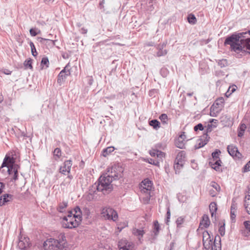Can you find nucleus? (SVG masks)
Here are the masks:
<instances>
[{"instance_id": "1", "label": "nucleus", "mask_w": 250, "mask_h": 250, "mask_svg": "<svg viewBox=\"0 0 250 250\" xmlns=\"http://www.w3.org/2000/svg\"><path fill=\"white\" fill-rule=\"evenodd\" d=\"M246 34L247 32H235L226 38L224 44L229 45L231 51L237 54H250V38H245Z\"/></svg>"}, {"instance_id": "2", "label": "nucleus", "mask_w": 250, "mask_h": 250, "mask_svg": "<svg viewBox=\"0 0 250 250\" xmlns=\"http://www.w3.org/2000/svg\"><path fill=\"white\" fill-rule=\"evenodd\" d=\"M45 250H62L66 247V240L64 233H60L55 238H49L43 244Z\"/></svg>"}, {"instance_id": "3", "label": "nucleus", "mask_w": 250, "mask_h": 250, "mask_svg": "<svg viewBox=\"0 0 250 250\" xmlns=\"http://www.w3.org/2000/svg\"><path fill=\"white\" fill-rule=\"evenodd\" d=\"M112 179L107 175H102L98 179L97 183L94 186L98 191H101L103 194H108L112 190V185L111 184Z\"/></svg>"}, {"instance_id": "4", "label": "nucleus", "mask_w": 250, "mask_h": 250, "mask_svg": "<svg viewBox=\"0 0 250 250\" xmlns=\"http://www.w3.org/2000/svg\"><path fill=\"white\" fill-rule=\"evenodd\" d=\"M14 163V160L13 158L10 157L6 155L2 165L0 167V170L2 172L4 171V169H2L4 167H6V171L9 175H11L13 173V179L16 181L18 179V168L19 166L17 165H15Z\"/></svg>"}, {"instance_id": "5", "label": "nucleus", "mask_w": 250, "mask_h": 250, "mask_svg": "<svg viewBox=\"0 0 250 250\" xmlns=\"http://www.w3.org/2000/svg\"><path fill=\"white\" fill-rule=\"evenodd\" d=\"M72 214V212H70L67 216L63 218L62 226L64 228L73 229L77 227L81 224V222Z\"/></svg>"}, {"instance_id": "6", "label": "nucleus", "mask_w": 250, "mask_h": 250, "mask_svg": "<svg viewBox=\"0 0 250 250\" xmlns=\"http://www.w3.org/2000/svg\"><path fill=\"white\" fill-rule=\"evenodd\" d=\"M217 236H215V240L213 242L210 239L209 234L207 231H205L203 233V246L206 250H208L211 248V250H218L219 248L218 244L216 242Z\"/></svg>"}, {"instance_id": "7", "label": "nucleus", "mask_w": 250, "mask_h": 250, "mask_svg": "<svg viewBox=\"0 0 250 250\" xmlns=\"http://www.w3.org/2000/svg\"><path fill=\"white\" fill-rule=\"evenodd\" d=\"M102 217L105 219L116 222L118 219V215L116 210L110 207L103 208L101 210Z\"/></svg>"}, {"instance_id": "8", "label": "nucleus", "mask_w": 250, "mask_h": 250, "mask_svg": "<svg viewBox=\"0 0 250 250\" xmlns=\"http://www.w3.org/2000/svg\"><path fill=\"white\" fill-rule=\"evenodd\" d=\"M208 164L212 169L216 171L219 170V151L217 149L212 153V157L209 159Z\"/></svg>"}, {"instance_id": "9", "label": "nucleus", "mask_w": 250, "mask_h": 250, "mask_svg": "<svg viewBox=\"0 0 250 250\" xmlns=\"http://www.w3.org/2000/svg\"><path fill=\"white\" fill-rule=\"evenodd\" d=\"M140 188L143 193H150L153 188V183L148 179H145L141 182Z\"/></svg>"}, {"instance_id": "10", "label": "nucleus", "mask_w": 250, "mask_h": 250, "mask_svg": "<svg viewBox=\"0 0 250 250\" xmlns=\"http://www.w3.org/2000/svg\"><path fill=\"white\" fill-rule=\"evenodd\" d=\"M69 66V64L68 63L58 75L57 82L60 85L64 83L67 77L71 74L68 69Z\"/></svg>"}, {"instance_id": "11", "label": "nucleus", "mask_w": 250, "mask_h": 250, "mask_svg": "<svg viewBox=\"0 0 250 250\" xmlns=\"http://www.w3.org/2000/svg\"><path fill=\"white\" fill-rule=\"evenodd\" d=\"M119 250H134V244L125 239L121 240L118 243Z\"/></svg>"}, {"instance_id": "12", "label": "nucleus", "mask_w": 250, "mask_h": 250, "mask_svg": "<svg viewBox=\"0 0 250 250\" xmlns=\"http://www.w3.org/2000/svg\"><path fill=\"white\" fill-rule=\"evenodd\" d=\"M118 168L116 166H113L109 168L105 175L111 178L112 180L117 179L119 177L121 176L120 171H117Z\"/></svg>"}, {"instance_id": "13", "label": "nucleus", "mask_w": 250, "mask_h": 250, "mask_svg": "<svg viewBox=\"0 0 250 250\" xmlns=\"http://www.w3.org/2000/svg\"><path fill=\"white\" fill-rule=\"evenodd\" d=\"M72 166V161L70 160L65 161L63 165L59 168L60 172L63 175H67L70 173Z\"/></svg>"}, {"instance_id": "14", "label": "nucleus", "mask_w": 250, "mask_h": 250, "mask_svg": "<svg viewBox=\"0 0 250 250\" xmlns=\"http://www.w3.org/2000/svg\"><path fill=\"white\" fill-rule=\"evenodd\" d=\"M229 155L234 158L241 159L242 154L239 152L237 147L233 145H229L227 147Z\"/></svg>"}, {"instance_id": "15", "label": "nucleus", "mask_w": 250, "mask_h": 250, "mask_svg": "<svg viewBox=\"0 0 250 250\" xmlns=\"http://www.w3.org/2000/svg\"><path fill=\"white\" fill-rule=\"evenodd\" d=\"M167 42H163V43L159 44L157 47L158 51L156 53V56L158 57L165 56L167 53V51L165 49Z\"/></svg>"}, {"instance_id": "16", "label": "nucleus", "mask_w": 250, "mask_h": 250, "mask_svg": "<svg viewBox=\"0 0 250 250\" xmlns=\"http://www.w3.org/2000/svg\"><path fill=\"white\" fill-rule=\"evenodd\" d=\"M220 122L223 127L229 126L232 125V122L229 116L223 115L220 118Z\"/></svg>"}, {"instance_id": "17", "label": "nucleus", "mask_w": 250, "mask_h": 250, "mask_svg": "<svg viewBox=\"0 0 250 250\" xmlns=\"http://www.w3.org/2000/svg\"><path fill=\"white\" fill-rule=\"evenodd\" d=\"M149 154L152 157L156 156L158 158V160L159 162L160 161L162 160V159L164 158L165 156V154L164 152L155 149L150 150L149 151Z\"/></svg>"}, {"instance_id": "18", "label": "nucleus", "mask_w": 250, "mask_h": 250, "mask_svg": "<svg viewBox=\"0 0 250 250\" xmlns=\"http://www.w3.org/2000/svg\"><path fill=\"white\" fill-rule=\"evenodd\" d=\"M219 114V103L218 102V99H217L213 104L210 107V115L211 116L216 117Z\"/></svg>"}, {"instance_id": "19", "label": "nucleus", "mask_w": 250, "mask_h": 250, "mask_svg": "<svg viewBox=\"0 0 250 250\" xmlns=\"http://www.w3.org/2000/svg\"><path fill=\"white\" fill-rule=\"evenodd\" d=\"M13 199V196L10 194H4L0 198V206H2L5 203L12 201Z\"/></svg>"}, {"instance_id": "20", "label": "nucleus", "mask_w": 250, "mask_h": 250, "mask_svg": "<svg viewBox=\"0 0 250 250\" xmlns=\"http://www.w3.org/2000/svg\"><path fill=\"white\" fill-rule=\"evenodd\" d=\"M210 224V221L208 215L204 214L202 217L199 225V228L203 229L208 228Z\"/></svg>"}, {"instance_id": "21", "label": "nucleus", "mask_w": 250, "mask_h": 250, "mask_svg": "<svg viewBox=\"0 0 250 250\" xmlns=\"http://www.w3.org/2000/svg\"><path fill=\"white\" fill-rule=\"evenodd\" d=\"M209 209L212 220H213V218L216 220V213L218 209L217 204L215 202H211L209 206Z\"/></svg>"}, {"instance_id": "22", "label": "nucleus", "mask_w": 250, "mask_h": 250, "mask_svg": "<svg viewBox=\"0 0 250 250\" xmlns=\"http://www.w3.org/2000/svg\"><path fill=\"white\" fill-rule=\"evenodd\" d=\"M73 216H74L81 222L82 220L83 211L79 207H75L72 211Z\"/></svg>"}, {"instance_id": "23", "label": "nucleus", "mask_w": 250, "mask_h": 250, "mask_svg": "<svg viewBox=\"0 0 250 250\" xmlns=\"http://www.w3.org/2000/svg\"><path fill=\"white\" fill-rule=\"evenodd\" d=\"M218 120L216 119H211L207 126V132H211L214 128H216L218 125Z\"/></svg>"}, {"instance_id": "24", "label": "nucleus", "mask_w": 250, "mask_h": 250, "mask_svg": "<svg viewBox=\"0 0 250 250\" xmlns=\"http://www.w3.org/2000/svg\"><path fill=\"white\" fill-rule=\"evenodd\" d=\"M218 184L215 182H211L209 187V192L210 195L212 197H214L216 194V192L218 191L217 189Z\"/></svg>"}, {"instance_id": "25", "label": "nucleus", "mask_w": 250, "mask_h": 250, "mask_svg": "<svg viewBox=\"0 0 250 250\" xmlns=\"http://www.w3.org/2000/svg\"><path fill=\"white\" fill-rule=\"evenodd\" d=\"M185 158H186L185 152L184 151H181L177 155L175 162L184 164L185 161Z\"/></svg>"}, {"instance_id": "26", "label": "nucleus", "mask_w": 250, "mask_h": 250, "mask_svg": "<svg viewBox=\"0 0 250 250\" xmlns=\"http://www.w3.org/2000/svg\"><path fill=\"white\" fill-rule=\"evenodd\" d=\"M145 231L142 229H137L134 228L132 229V233L136 236H137L139 240L141 242V238L145 234Z\"/></svg>"}, {"instance_id": "27", "label": "nucleus", "mask_w": 250, "mask_h": 250, "mask_svg": "<svg viewBox=\"0 0 250 250\" xmlns=\"http://www.w3.org/2000/svg\"><path fill=\"white\" fill-rule=\"evenodd\" d=\"M246 127L245 124L242 123L240 124L237 129L238 137H242L244 135Z\"/></svg>"}, {"instance_id": "28", "label": "nucleus", "mask_w": 250, "mask_h": 250, "mask_svg": "<svg viewBox=\"0 0 250 250\" xmlns=\"http://www.w3.org/2000/svg\"><path fill=\"white\" fill-rule=\"evenodd\" d=\"M236 212V207L234 204H232L230 208V219L232 222H235Z\"/></svg>"}, {"instance_id": "29", "label": "nucleus", "mask_w": 250, "mask_h": 250, "mask_svg": "<svg viewBox=\"0 0 250 250\" xmlns=\"http://www.w3.org/2000/svg\"><path fill=\"white\" fill-rule=\"evenodd\" d=\"M68 206V202L66 201H62L60 203L58 207V210L59 212H63L65 211V209Z\"/></svg>"}, {"instance_id": "30", "label": "nucleus", "mask_w": 250, "mask_h": 250, "mask_svg": "<svg viewBox=\"0 0 250 250\" xmlns=\"http://www.w3.org/2000/svg\"><path fill=\"white\" fill-rule=\"evenodd\" d=\"M184 164L179 163L177 162H174V168L175 170V173H179L180 172L181 169L183 168L184 166Z\"/></svg>"}, {"instance_id": "31", "label": "nucleus", "mask_w": 250, "mask_h": 250, "mask_svg": "<svg viewBox=\"0 0 250 250\" xmlns=\"http://www.w3.org/2000/svg\"><path fill=\"white\" fill-rule=\"evenodd\" d=\"M160 230V226L157 221L154 222L153 232L155 236H157Z\"/></svg>"}, {"instance_id": "32", "label": "nucleus", "mask_w": 250, "mask_h": 250, "mask_svg": "<svg viewBox=\"0 0 250 250\" xmlns=\"http://www.w3.org/2000/svg\"><path fill=\"white\" fill-rule=\"evenodd\" d=\"M53 155L54 159L56 160H58L62 155V151L60 148H56L54 149L53 151Z\"/></svg>"}, {"instance_id": "33", "label": "nucleus", "mask_w": 250, "mask_h": 250, "mask_svg": "<svg viewBox=\"0 0 250 250\" xmlns=\"http://www.w3.org/2000/svg\"><path fill=\"white\" fill-rule=\"evenodd\" d=\"M38 40L42 43H45V42H50L51 45H54L55 44L56 40H52L49 39H45L43 38H38Z\"/></svg>"}, {"instance_id": "34", "label": "nucleus", "mask_w": 250, "mask_h": 250, "mask_svg": "<svg viewBox=\"0 0 250 250\" xmlns=\"http://www.w3.org/2000/svg\"><path fill=\"white\" fill-rule=\"evenodd\" d=\"M115 148L113 146H109L104 149L103 151V155L104 157H106L109 154L114 150Z\"/></svg>"}, {"instance_id": "35", "label": "nucleus", "mask_w": 250, "mask_h": 250, "mask_svg": "<svg viewBox=\"0 0 250 250\" xmlns=\"http://www.w3.org/2000/svg\"><path fill=\"white\" fill-rule=\"evenodd\" d=\"M149 124L150 126H153V127L155 129H157L160 126V122L157 120H151L150 121H149Z\"/></svg>"}, {"instance_id": "36", "label": "nucleus", "mask_w": 250, "mask_h": 250, "mask_svg": "<svg viewBox=\"0 0 250 250\" xmlns=\"http://www.w3.org/2000/svg\"><path fill=\"white\" fill-rule=\"evenodd\" d=\"M204 138H205L204 141L201 140L200 142L198 144V146L196 147L197 148H199L202 147H203L207 143L208 141L207 139L208 134H204L203 136ZM202 140V139H201Z\"/></svg>"}, {"instance_id": "37", "label": "nucleus", "mask_w": 250, "mask_h": 250, "mask_svg": "<svg viewBox=\"0 0 250 250\" xmlns=\"http://www.w3.org/2000/svg\"><path fill=\"white\" fill-rule=\"evenodd\" d=\"M188 22L191 24H195L197 21L195 16L191 14L188 16Z\"/></svg>"}, {"instance_id": "38", "label": "nucleus", "mask_w": 250, "mask_h": 250, "mask_svg": "<svg viewBox=\"0 0 250 250\" xmlns=\"http://www.w3.org/2000/svg\"><path fill=\"white\" fill-rule=\"evenodd\" d=\"M30 46L31 47L32 54L33 56L35 57L37 55L38 53L36 51L35 46L33 42H30L29 43Z\"/></svg>"}, {"instance_id": "39", "label": "nucleus", "mask_w": 250, "mask_h": 250, "mask_svg": "<svg viewBox=\"0 0 250 250\" xmlns=\"http://www.w3.org/2000/svg\"><path fill=\"white\" fill-rule=\"evenodd\" d=\"M24 65L26 68H29L32 69L33 68L32 66V60L29 59L25 60L24 62Z\"/></svg>"}, {"instance_id": "40", "label": "nucleus", "mask_w": 250, "mask_h": 250, "mask_svg": "<svg viewBox=\"0 0 250 250\" xmlns=\"http://www.w3.org/2000/svg\"><path fill=\"white\" fill-rule=\"evenodd\" d=\"M175 144L176 146L180 148H183L185 146L183 141L181 140L177 139V140L176 141Z\"/></svg>"}, {"instance_id": "41", "label": "nucleus", "mask_w": 250, "mask_h": 250, "mask_svg": "<svg viewBox=\"0 0 250 250\" xmlns=\"http://www.w3.org/2000/svg\"><path fill=\"white\" fill-rule=\"evenodd\" d=\"M220 235L222 236H224L225 234V223H223V225L220 223Z\"/></svg>"}, {"instance_id": "42", "label": "nucleus", "mask_w": 250, "mask_h": 250, "mask_svg": "<svg viewBox=\"0 0 250 250\" xmlns=\"http://www.w3.org/2000/svg\"><path fill=\"white\" fill-rule=\"evenodd\" d=\"M245 208L247 210V213L250 214V200H245V203L244 204Z\"/></svg>"}, {"instance_id": "43", "label": "nucleus", "mask_w": 250, "mask_h": 250, "mask_svg": "<svg viewBox=\"0 0 250 250\" xmlns=\"http://www.w3.org/2000/svg\"><path fill=\"white\" fill-rule=\"evenodd\" d=\"M159 119L164 124H167V116L166 114H161L160 117Z\"/></svg>"}, {"instance_id": "44", "label": "nucleus", "mask_w": 250, "mask_h": 250, "mask_svg": "<svg viewBox=\"0 0 250 250\" xmlns=\"http://www.w3.org/2000/svg\"><path fill=\"white\" fill-rule=\"evenodd\" d=\"M45 65L46 67H48L49 60L47 57H44L42 59L41 61V65Z\"/></svg>"}, {"instance_id": "45", "label": "nucleus", "mask_w": 250, "mask_h": 250, "mask_svg": "<svg viewBox=\"0 0 250 250\" xmlns=\"http://www.w3.org/2000/svg\"><path fill=\"white\" fill-rule=\"evenodd\" d=\"M250 171V160L244 166L243 168V172H246Z\"/></svg>"}, {"instance_id": "46", "label": "nucleus", "mask_w": 250, "mask_h": 250, "mask_svg": "<svg viewBox=\"0 0 250 250\" xmlns=\"http://www.w3.org/2000/svg\"><path fill=\"white\" fill-rule=\"evenodd\" d=\"M83 215L85 216L86 218H87L90 215V212L88 208H85L82 210Z\"/></svg>"}, {"instance_id": "47", "label": "nucleus", "mask_w": 250, "mask_h": 250, "mask_svg": "<svg viewBox=\"0 0 250 250\" xmlns=\"http://www.w3.org/2000/svg\"><path fill=\"white\" fill-rule=\"evenodd\" d=\"M243 225L245 229L250 232V221H245L243 222Z\"/></svg>"}, {"instance_id": "48", "label": "nucleus", "mask_w": 250, "mask_h": 250, "mask_svg": "<svg viewBox=\"0 0 250 250\" xmlns=\"http://www.w3.org/2000/svg\"><path fill=\"white\" fill-rule=\"evenodd\" d=\"M228 62L226 59L220 60V67H223L228 65Z\"/></svg>"}, {"instance_id": "49", "label": "nucleus", "mask_w": 250, "mask_h": 250, "mask_svg": "<svg viewBox=\"0 0 250 250\" xmlns=\"http://www.w3.org/2000/svg\"><path fill=\"white\" fill-rule=\"evenodd\" d=\"M146 197L143 198L144 202L145 203H148L150 199V193H146Z\"/></svg>"}, {"instance_id": "50", "label": "nucleus", "mask_w": 250, "mask_h": 250, "mask_svg": "<svg viewBox=\"0 0 250 250\" xmlns=\"http://www.w3.org/2000/svg\"><path fill=\"white\" fill-rule=\"evenodd\" d=\"M37 31V29H36V28H31V29H30V31H29L30 35L32 36H36L39 33V32H40L39 30L38 32Z\"/></svg>"}, {"instance_id": "51", "label": "nucleus", "mask_w": 250, "mask_h": 250, "mask_svg": "<svg viewBox=\"0 0 250 250\" xmlns=\"http://www.w3.org/2000/svg\"><path fill=\"white\" fill-rule=\"evenodd\" d=\"M194 129L195 131H197L198 130H203L204 129V127L202 124L200 123L194 126Z\"/></svg>"}, {"instance_id": "52", "label": "nucleus", "mask_w": 250, "mask_h": 250, "mask_svg": "<svg viewBox=\"0 0 250 250\" xmlns=\"http://www.w3.org/2000/svg\"><path fill=\"white\" fill-rule=\"evenodd\" d=\"M149 163L151 164H153L155 166H159V161L158 160H154L152 159H150V161H149Z\"/></svg>"}, {"instance_id": "53", "label": "nucleus", "mask_w": 250, "mask_h": 250, "mask_svg": "<svg viewBox=\"0 0 250 250\" xmlns=\"http://www.w3.org/2000/svg\"><path fill=\"white\" fill-rule=\"evenodd\" d=\"M236 86L235 85H233L231 86H229L228 88V91H229V93L231 94L232 93H233L236 90Z\"/></svg>"}, {"instance_id": "54", "label": "nucleus", "mask_w": 250, "mask_h": 250, "mask_svg": "<svg viewBox=\"0 0 250 250\" xmlns=\"http://www.w3.org/2000/svg\"><path fill=\"white\" fill-rule=\"evenodd\" d=\"M176 222L177 226H179L180 225H181L183 223L184 219L182 217H179L177 218Z\"/></svg>"}, {"instance_id": "55", "label": "nucleus", "mask_w": 250, "mask_h": 250, "mask_svg": "<svg viewBox=\"0 0 250 250\" xmlns=\"http://www.w3.org/2000/svg\"><path fill=\"white\" fill-rule=\"evenodd\" d=\"M241 234L244 236H248V235H249V232L248 231H247L245 229H242L241 230Z\"/></svg>"}, {"instance_id": "56", "label": "nucleus", "mask_w": 250, "mask_h": 250, "mask_svg": "<svg viewBox=\"0 0 250 250\" xmlns=\"http://www.w3.org/2000/svg\"><path fill=\"white\" fill-rule=\"evenodd\" d=\"M225 102L224 99L222 97H220V108L223 106L222 104Z\"/></svg>"}, {"instance_id": "57", "label": "nucleus", "mask_w": 250, "mask_h": 250, "mask_svg": "<svg viewBox=\"0 0 250 250\" xmlns=\"http://www.w3.org/2000/svg\"><path fill=\"white\" fill-rule=\"evenodd\" d=\"M23 242L22 241H20L19 243H18V245L21 248V249H23L24 248H25L26 247V246H23Z\"/></svg>"}, {"instance_id": "58", "label": "nucleus", "mask_w": 250, "mask_h": 250, "mask_svg": "<svg viewBox=\"0 0 250 250\" xmlns=\"http://www.w3.org/2000/svg\"><path fill=\"white\" fill-rule=\"evenodd\" d=\"M80 32L82 34H85L87 32V30L85 28L83 27L81 29Z\"/></svg>"}, {"instance_id": "59", "label": "nucleus", "mask_w": 250, "mask_h": 250, "mask_svg": "<svg viewBox=\"0 0 250 250\" xmlns=\"http://www.w3.org/2000/svg\"><path fill=\"white\" fill-rule=\"evenodd\" d=\"M5 185L2 183L0 182V193H2L3 191V189L4 188Z\"/></svg>"}, {"instance_id": "60", "label": "nucleus", "mask_w": 250, "mask_h": 250, "mask_svg": "<svg viewBox=\"0 0 250 250\" xmlns=\"http://www.w3.org/2000/svg\"><path fill=\"white\" fill-rule=\"evenodd\" d=\"M248 195L246 196V198L247 199V201H250V188L248 189Z\"/></svg>"}, {"instance_id": "61", "label": "nucleus", "mask_w": 250, "mask_h": 250, "mask_svg": "<svg viewBox=\"0 0 250 250\" xmlns=\"http://www.w3.org/2000/svg\"><path fill=\"white\" fill-rule=\"evenodd\" d=\"M186 136L184 134H181L178 138L179 140H181L183 141V140L185 139Z\"/></svg>"}, {"instance_id": "62", "label": "nucleus", "mask_w": 250, "mask_h": 250, "mask_svg": "<svg viewBox=\"0 0 250 250\" xmlns=\"http://www.w3.org/2000/svg\"><path fill=\"white\" fill-rule=\"evenodd\" d=\"M170 216H167V219L166 220V223L168 225V222H169V219Z\"/></svg>"}, {"instance_id": "63", "label": "nucleus", "mask_w": 250, "mask_h": 250, "mask_svg": "<svg viewBox=\"0 0 250 250\" xmlns=\"http://www.w3.org/2000/svg\"><path fill=\"white\" fill-rule=\"evenodd\" d=\"M229 91H227L225 93V96L227 97V98H228L231 94L229 93Z\"/></svg>"}, {"instance_id": "64", "label": "nucleus", "mask_w": 250, "mask_h": 250, "mask_svg": "<svg viewBox=\"0 0 250 250\" xmlns=\"http://www.w3.org/2000/svg\"><path fill=\"white\" fill-rule=\"evenodd\" d=\"M167 216H170V211L169 208H167Z\"/></svg>"}]
</instances>
